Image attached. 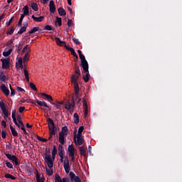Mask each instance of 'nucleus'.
<instances>
[{
  "label": "nucleus",
  "instance_id": "obj_36",
  "mask_svg": "<svg viewBox=\"0 0 182 182\" xmlns=\"http://www.w3.org/2000/svg\"><path fill=\"white\" fill-rule=\"evenodd\" d=\"M12 51H13V49H9L8 51H4L3 52V55L4 57H8L11 55Z\"/></svg>",
  "mask_w": 182,
  "mask_h": 182
},
{
  "label": "nucleus",
  "instance_id": "obj_51",
  "mask_svg": "<svg viewBox=\"0 0 182 182\" xmlns=\"http://www.w3.org/2000/svg\"><path fill=\"white\" fill-rule=\"evenodd\" d=\"M45 30L46 31H53V28L52 26H49V25H46L44 28Z\"/></svg>",
  "mask_w": 182,
  "mask_h": 182
},
{
  "label": "nucleus",
  "instance_id": "obj_23",
  "mask_svg": "<svg viewBox=\"0 0 182 182\" xmlns=\"http://www.w3.org/2000/svg\"><path fill=\"white\" fill-rule=\"evenodd\" d=\"M51 154H52V159H55L56 154H57L56 145H53V149H52V151H51Z\"/></svg>",
  "mask_w": 182,
  "mask_h": 182
},
{
  "label": "nucleus",
  "instance_id": "obj_34",
  "mask_svg": "<svg viewBox=\"0 0 182 182\" xmlns=\"http://www.w3.org/2000/svg\"><path fill=\"white\" fill-rule=\"evenodd\" d=\"M68 152H69V155H70L71 153L75 154V148L73 146V144L69 145Z\"/></svg>",
  "mask_w": 182,
  "mask_h": 182
},
{
  "label": "nucleus",
  "instance_id": "obj_43",
  "mask_svg": "<svg viewBox=\"0 0 182 182\" xmlns=\"http://www.w3.org/2000/svg\"><path fill=\"white\" fill-rule=\"evenodd\" d=\"M6 164L7 166V168H9L10 169H13L14 168L13 165L10 162H9L8 160H6Z\"/></svg>",
  "mask_w": 182,
  "mask_h": 182
},
{
  "label": "nucleus",
  "instance_id": "obj_17",
  "mask_svg": "<svg viewBox=\"0 0 182 182\" xmlns=\"http://www.w3.org/2000/svg\"><path fill=\"white\" fill-rule=\"evenodd\" d=\"M36 32L43 33V31L42 29H41L39 27H33L30 31H28L27 34L28 33L32 34V33H35Z\"/></svg>",
  "mask_w": 182,
  "mask_h": 182
},
{
  "label": "nucleus",
  "instance_id": "obj_20",
  "mask_svg": "<svg viewBox=\"0 0 182 182\" xmlns=\"http://www.w3.org/2000/svg\"><path fill=\"white\" fill-rule=\"evenodd\" d=\"M6 80H8V78L5 75V74L4 73V70L0 69V81L1 82H6Z\"/></svg>",
  "mask_w": 182,
  "mask_h": 182
},
{
  "label": "nucleus",
  "instance_id": "obj_13",
  "mask_svg": "<svg viewBox=\"0 0 182 182\" xmlns=\"http://www.w3.org/2000/svg\"><path fill=\"white\" fill-rule=\"evenodd\" d=\"M28 26V22L26 21L23 23V26L20 28V30L18 31V34H23L26 31V28Z\"/></svg>",
  "mask_w": 182,
  "mask_h": 182
},
{
  "label": "nucleus",
  "instance_id": "obj_46",
  "mask_svg": "<svg viewBox=\"0 0 182 182\" xmlns=\"http://www.w3.org/2000/svg\"><path fill=\"white\" fill-rule=\"evenodd\" d=\"M10 90H11V97L15 96L16 95V91H15V90H14L13 87H11V85H10Z\"/></svg>",
  "mask_w": 182,
  "mask_h": 182
},
{
  "label": "nucleus",
  "instance_id": "obj_42",
  "mask_svg": "<svg viewBox=\"0 0 182 182\" xmlns=\"http://www.w3.org/2000/svg\"><path fill=\"white\" fill-rule=\"evenodd\" d=\"M37 136V139L38 141H43V143H46V141H48V139H43L41 138V136H40L39 135H36Z\"/></svg>",
  "mask_w": 182,
  "mask_h": 182
},
{
  "label": "nucleus",
  "instance_id": "obj_25",
  "mask_svg": "<svg viewBox=\"0 0 182 182\" xmlns=\"http://www.w3.org/2000/svg\"><path fill=\"white\" fill-rule=\"evenodd\" d=\"M58 11L60 16H65L66 15V11H65V9H63V8L60 7Z\"/></svg>",
  "mask_w": 182,
  "mask_h": 182
},
{
  "label": "nucleus",
  "instance_id": "obj_37",
  "mask_svg": "<svg viewBox=\"0 0 182 182\" xmlns=\"http://www.w3.org/2000/svg\"><path fill=\"white\" fill-rule=\"evenodd\" d=\"M16 69L17 70H21V71H22V70L23 69V63L22 64H18V63H16Z\"/></svg>",
  "mask_w": 182,
  "mask_h": 182
},
{
  "label": "nucleus",
  "instance_id": "obj_29",
  "mask_svg": "<svg viewBox=\"0 0 182 182\" xmlns=\"http://www.w3.org/2000/svg\"><path fill=\"white\" fill-rule=\"evenodd\" d=\"M23 14H22V15H23L24 17L29 14V9L27 5L24 6V7L23 8Z\"/></svg>",
  "mask_w": 182,
  "mask_h": 182
},
{
  "label": "nucleus",
  "instance_id": "obj_30",
  "mask_svg": "<svg viewBox=\"0 0 182 182\" xmlns=\"http://www.w3.org/2000/svg\"><path fill=\"white\" fill-rule=\"evenodd\" d=\"M73 117H74V123L78 124L80 122V119H79V116L77 114V112H75Z\"/></svg>",
  "mask_w": 182,
  "mask_h": 182
},
{
  "label": "nucleus",
  "instance_id": "obj_52",
  "mask_svg": "<svg viewBox=\"0 0 182 182\" xmlns=\"http://www.w3.org/2000/svg\"><path fill=\"white\" fill-rule=\"evenodd\" d=\"M17 121H18V122L20 124L19 125H20V127H21V126L22 124H23V123L22 122V121H21V117L20 116H17Z\"/></svg>",
  "mask_w": 182,
  "mask_h": 182
},
{
  "label": "nucleus",
  "instance_id": "obj_38",
  "mask_svg": "<svg viewBox=\"0 0 182 182\" xmlns=\"http://www.w3.org/2000/svg\"><path fill=\"white\" fill-rule=\"evenodd\" d=\"M29 59V53H26L25 55H23V63H26V60H28Z\"/></svg>",
  "mask_w": 182,
  "mask_h": 182
},
{
  "label": "nucleus",
  "instance_id": "obj_8",
  "mask_svg": "<svg viewBox=\"0 0 182 182\" xmlns=\"http://www.w3.org/2000/svg\"><path fill=\"white\" fill-rule=\"evenodd\" d=\"M69 176H70V178L71 181L82 182L80 176H76L75 173H73V172H70L69 173Z\"/></svg>",
  "mask_w": 182,
  "mask_h": 182
},
{
  "label": "nucleus",
  "instance_id": "obj_62",
  "mask_svg": "<svg viewBox=\"0 0 182 182\" xmlns=\"http://www.w3.org/2000/svg\"><path fill=\"white\" fill-rule=\"evenodd\" d=\"M67 25L68 26L70 27V26L73 25V21L72 19H68V22H67Z\"/></svg>",
  "mask_w": 182,
  "mask_h": 182
},
{
  "label": "nucleus",
  "instance_id": "obj_39",
  "mask_svg": "<svg viewBox=\"0 0 182 182\" xmlns=\"http://www.w3.org/2000/svg\"><path fill=\"white\" fill-rule=\"evenodd\" d=\"M62 179L59 174L56 173L55 176V182H61Z\"/></svg>",
  "mask_w": 182,
  "mask_h": 182
},
{
  "label": "nucleus",
  "instance_id": "obj_45",
  "mask_svg": "<svg viewBox=\"0 0 182 182\" xmlns=\"http://www.w3.org/2000/svg\"><path fill=\"white\" fill-rule=\"evenodd\" d=\"M14 31V26H11L10 30L7 31V35H12Z\"/></svg>",
  "mask_w": 182,
  "mask_h": 182
},
{
  "label": "nucleus",
  "instance_id": "obj_27",
  "mask_svg": "<svg viewBox=\"0 0 182 182\" xmlns=\"http://www.w3.org/2000/svg\"><path fill=\"white\" fill-rule=\"evenodd\" d=\"M55 41H56L57 44H58L59 46H63V45H64V46H66V43L64 42V41H60V38H58V37H55Z\"/></svg>",
  "mask_w": 182,
  "mask_h": 182
},
{
  "label": "nucleus",
  "instance_id": "obj_32",
  "mask_svg": "<svg viewBox=\"0 0 182 182\" xmlns=\"http://www.w3.org/2000/svg\"><path fill=\"white\" fill-rule=\"evenodd\" d=\"M57 23H58V26H61L63 25V19H62V18L56 17L55 25Z\"/></svg>",
  "mask_w": 182,
  "mask_h": 182
},
{
  "label": "nucleus",
  "instance_id": "obj_54",
  "mask_svg": "<svg viewBox=\"0 0 182 182\" xmlns=\"http://www.w3.org/2000/svg\"><path fill=\"white\" fill-rule=\"evenodd\" d=\"M69 156L71 157V161H72L73 162H75V153H74V154L70 153V154Z\"/></svg>",
  "mask_w": 182,
  "mask_h": 182
},
{
  "label": "nucleus",
  "instance_id": "obj_21",
  "mask_svg": "<svg viewBox=\"0 0 182 182\" xmlns=\"http://www.w3.org/2000/svg\"><path fill=\"white\" fill-rule=\"evenodd\" d=\"M78 148L80 149L81 156H84L85 159H87L85 147V146H79Z\"/></svg>",
  "mask_w": 182,
  "mask_h": 182
},
{
  "label": "nucleus",
  "instance_id": "obj_10",
  "mask_svg": "<svg viewBox=\"0 0 182 182\" xmlns=\"http://www.w3.org/2000/svg\"><path fill=\"white\" fill-rule=\"evenodd\" d=\"M83 73L85 74V75L82 76V79L85 82H89L90 75L89 73V66H87V70H83Z\"/></svg>",
  "mask_w": 182,
  "mask_h": 182
},
{
  "label": "nucleus",
  "instance_id": "obj_4",
  "mask_svg": "<svg viewBox=\"0 0 182 182\" xmlns=\"http://www.w3.org/2000/svg\"><path fill=\"white\" fill-rule=\"evenodd\" d=\"M44 160L45 163L48 165V167L49 168H53V161L51 158L50 155H48V153H44Z\"/></svg>",
  "mask_w": 182,
  "mask_h": 182
},
{
  "label": "nucleus",
  "instance_id": "obj_12",
  "mask_svg": "<svg viewBox=\"0 0 182 182\" xmlns=\"http://www.w3.org/2000/svg\"><path fill=\"white\" fill-rule=\"evenodd\" d=\"M65 133H64L63 132H60L58 134V141L61 145L65 144Z\"/></svg>",
  "mask_w": 182,
  "mask_h": 182
},
{
  "label": "nucleus",
  "instance_id": "obj_22",
  "mask_svg": "<svg viewBox=\"0 0 182 182\" xmlns=\"http://www.w3.org/2000/svg\"><path fill=\"white\" fill-rule=\"evenodd\" d=\"M65 48L67 50H70L71 52V55H73L74 57L77 55V54L76 53L75 50L73 48H72V47H70L68 45H65Z\"/></svg>",
  "mask_w": 182,
  "mask_h": 182
},
{
  "label": "nucleus",
  "instance_id": "obj_64",
  "mask_svg": "<svg viewBox=\"0 0 182 182\" xmlns=\"http://www.w3.org/2000/svg\"><path fill=\"white\" fill-rule=\"evenodd\" d=\"M17 159H18V157H16L14 155H12L11 161H12L14 163Z\"/></svg>",
  "mask_w": 182,
  "mask_h": 182
},
{
  "label": "nucleus",
  "instance_id": "obj_48",
  "mask_svg": "<svg viewBox=\"0 0 182 182\" xmlns=\"http://www.w3.org/2000/svg\"><path fill=\"white\" fill-rule=\"evenodd\" d=\"M6 148L8 150H10L11 149V144L10 141L6 142Z\"/></svg>",
  "mask_w": 182,
  "mask_h": 182
},
{
  "label": "nucleus",
  "instance_id": "obj_55",
  "mask_svg": "<svg viewBox=\"0 0 182 182\" xmlns=\"http://www.w3.org/2000/svg\"><path fill=\"white\" fill-rule=\"evenodd\" d=\"M28 50H29V48H28V45H26V46L23 48L22 52L27 53V51H28Z\"/></svg>",
  "mask_w": 182,
  "mask_h": 182
},
{
  "label": "nucleus",
  "instance_id": "obj_59",
  "mask_svg": "<svg viewBox=\"0 0 182 182\" xmlns=\"http://www.w3.org/2000/svg\"><path fill=\"white\" fill-rule=\"evenodd\" d=\"M22 48H23V46L21 44H19L17 49V52L18 54L20 53V51L22 50Z\"/></svg>",
  "mask_w": 182,
  "mask_h": 182
},
{
  "label": "nucleus",
  "instance_id": "obj_33",
  "mask_svg": "<svg viewBox=\"0 0 182 182\" xmlns=\"http://www.w3.org/2000/svg\"><path fill=\"white\" fill-rule=\"evenodd\" d=\"M24 18H25V16L23 14H21V18L19 19V21L16 24L17 27H21L22 26V22H23Z\"/></svg>",
  "mask_w": 182,
  "mask_h": 182
},
{
  "label": "nucleus",
  "instance_id": "obj_26",
  "mask_svg": "<svg viewBox=\"0 0 182 182\" xmlns=\"http://www.w3.org/2000/svg\"><path fill=\"white\" fill-rule=\"evenodd\" d=\"M31 8L34 10L35 12H37L38 11V5L37 3L33 2L31 4Z\"/></svg>",
  "mask_w": 182,
  "mask_h": 182
},
{
  "label": "nucleus",
  "instance_id": "obj_28",
  "mask_svg": "<svg viewBox=\"0 0 182 182\" xmlns=\"http://www.w3.org/2000/svg\"><path fill=\"white\" fill-rule=\"evenodd\" d=\"M10 126V129L11 131L12 135L14 136H18V132L15 129V128L12 126V125H9Z\"/></svg>",
  "mask_w": 182,
  "mask_h": 182
},
{
  "label": "nucleus",
  "instance_id": "obj_40",
  "mask_svg": "<svg viewBox=\"0 0 182 182\" xmlns=\"http://www.w3.org/2000/svg\"><path fill=\"white\" fill-rule=\"evenodd\" d=\"M29 86H30V87H31L33 90H34V91H38V89H37L36 86L35 85V84H33V82H30Z\"/></svg>",
  "mask_w": 182,
  "mask_h": 182
},
{
  "label": "nucleus",
  "instance_id": "obj_58",
  "mask_svg": "<svg viewBox=\"0 0 182 182\" xmlns=\"http://www.w3.org/2000/svg\"><path fill=\"white\" fill-rule=\"evenodd\" d=\"M14 17H12L7 23H6V26H10L11 23H12V21H14Z\"/></svg>",
  "mask_w": 182,
  "mask_h": 182
},
{
  "label": "nucleus",
  "instance_id": "obj_24",
  "mask_svg": "<svg viewBox=\"0 0 182 182\" xmlns=\"http://www.w3.org/2000/svg\"><path fill=\"white\" fill-rule=\"evenodd\" d=\"M32 18L36 22H43L45 17L44 16L35 17L34 15H33Z\"/></svg>",
  "mask_w": 182,
  "mask_h": 182
},
{
  "label": "nucleus",
  "instance_id": "obj_9",
  "mask_svg": "<svg viewBox=\"0 0 182 182\" xmlns=\"http://www.w3.org/2000/svg\"><path fill=\"white\" fill-rule=\"evenodd\" d=\"M63 167L65 171V173H69L70 172V161L68 158L64 161Z\"/></svg>",
  "mask_w": 182,
  "mask_h": 182
},
{
  "label": "nucleus",
  "instance_id": "obj_49",
  "mask_svg": "<svg viewBox=\"0 0 182 182\" xmlns=\"http://www.w3.org/2000/svg\"><path fill=\"white\" fill-rule=\"evenodd\" d=\"M73 41H74V43H75V45H77V46H78V45H80V41H79V40H78V38H73Z\"/></svg>",
  "mask_w": 182,
  "mask_h": 182
},
{
  "label": "nucleus",
  "instance_id": "obj_11",
  "mask_svg": "<svg viewBox=\"0 0 182 182\" xmlns=\"http://www.w3.org/2000/svg\"><path fill=\"white\" fill-rule=\"evenodd\" d=\"M41 95L42 96V98L48 100V102L52 103L53 102V97H51L50 95H48L45 92H42V93H41Z\"/></svg>",
  "mask_w": 182,
  "mask_h": 182
},
{
  "label": "nucleus",
  "instance_id": "obj_53",
  "mask_svg": "<svg viewBox=\"0 0 182 182\" xmlns=\"http://www.w3.org/2000/svg\"><path fill=\"white\" fill-rule=\"evenodd\" d=\"M23 73H24L25 77H27L29 76L28 71L26 68H23Z\"/></svg>",
  "mask_w": 182,
  "mask_h": 182
},
{
  "label": "nucleus",
  "instance_id": "obj_15",
  "mask_svg": "<svg viewBox=\"0 0 182 182\" xmlns=\"http://www.w3.org/2000/svg\"><path fill=\"white\" fill-rule=\"evenodd\" d=\"M75 105V100L73 98L71 102H68L67 104H65V109L70 111L71 110V109L74 108Z\"/></svg>",
  "mask_w": 182,
  "mask_h": 182
},
{
  "label": "nucleus",
  "instance_id": "obj_18",
  "mask_svg": "<svg viewBox=\"0 0 182 182\" xmlns=\"http://www.w3.org/2000/svg\"><path fill=\"white\" fill-rule=\"evenodd\" d=\"M16 109H14V110L12 111V115H11V117H12V119H13V120H14V124H15L18 128H20V125H19V124H18V122H17V118H16Z\"/></svg>",
  "mask_w": 182,
  "mask_h": 182
},
{
  "label": "nucleus",
  "instance_id": "obj_2",
  "mask_svg": "<svg viewBox=\"0 0 182 182\" xmlns=\"http://www.w3.org/2000/svg\"><path fill=\"white\" fill-rule=\"evenodd\" d=\"M47 123L48 125L49 133H50L51 135H56L57 128L54 121L50 118H48Z\"/></svg>",
  "mask_w": 182,
  "mask_h": 182
},
{
  "label": "nucleus",
  "instance_id": "obj_35",
  "mask_svg": "<svg viewBox=\"0 0 182 182\" xmlns=\"http://www.w3.org/2000/svg\"><path fill=\"white\" fill-rule=\"evenodd\" d=\"M46 171L49 177L52 176L53 174V171L52 168H46Z\"/></svg>",
  "mask_w": 182,
  "mask_h": 182
},
{
  "label": "nucleus",
  "instance_id": "obj_16",
  "mask_svg": "<svg viewBox=\"0 0 182 182\" xmlns=\"http://www.w3.org/2000/svg\"><path fill=\"white\" fill-rule=\"evenodd\" d=\"M49 7H50V13L55 14V11H56V6L55 4L54 1H50Z\"/></svg>",
  "mask_w": 182,
  "mask_h": 182
},
{
  "label": "nucleus",
  "instance_id": "obj_57",
  "mask_svg": "<svg viewBox=\"0 0 182 182\" xmlns=\"http://www.w3.org/2000/svg\"><path fill=\"white\" fill-rule=\"evenodd\" d=\"M3 114H4V119L9 117V112H8V110L4 111Z\"/></svg>",
  "mask_w": 182,
  "mask_h": 182
},
{
  "label": "nucleus",
  "instance_id": "obj_1",
  "mask_svg": "<svg viewBox=\"0 0 182 182\" xmlns=\"http://www.w3.org/2000/svg\"><path fill=\"white\" fill-rule=\"evenodd\" d=\"M75 73L77 74L78 75H73L71 77V82L72 83H73V85H74L75 96L76 99L78 100V103H80L81 101V99L78 97L80 88L78 86L77 80L80 78V70L79 69V66L77 65V64H75Z\"/></svg>",
  "mask_w": 182,
  "mask_h": 182
},
{
  "label": "nucleus",
  "instance_id": "obj_60",
  "mask_svg": "<svg viewBox=\"0 0 182 182\" xmlns=\"http://www.w3.org/2000/svg\"><path fill=\"white\" fill-rule=\"evenodd\" d=\"M1 137L3 139H6V132L5 131H2L1 132Z\"/></svg>",
  "mask_w": 182,
  "mask_h": 182
},
{
  "label": "nucleus",
  "instance_id": "obj_6",
  "mask_svg": "<svg viewBox=\"0 0 182 182\" xmlns=\"http://www.w3.org/2000/svg\"><path fill=\"white\" fill-rule=\"evenodd\" d=\"M80 58L81 59V63H80L81 67L82 68L83 70L87 71L89 64L86 60L85 55L82 54L81 55H80Z\"/></svg>",
  "mask_w": 182,
  "mask_h": 182
},
{
  "label": "nucleus",
  "instance_id": "obj_31",
  "mask_svg": "<svg viewBox=\"0 0 182 182\" xmlns=\"http://www.w3.org/2000/svg\"><path fill=\"white\" fill-rule=\"evenodd\" d=\"M0 108L3 112L7 110L4 101L0 102Z\"/></svg>",
  "mask_w": 182,
  "mask_h": 182
},
{
  "label": "nucleus",
  "instance_id": "obj_50",
  "mask_svg": "<svg viewBox=\"0 0 182 182\" xmlns=\"http://www.w3.org/2000/svg\"><path fill=\"white\" fill-rule=\"evenodd\" d=\"M36 179L37 182H41V174L38 173V171H36Z\"/></svg>",
  "mask_w": 182,
  "mask_h": 182
},
{
  "label": "nucleus",
  "instance_id": "obj_41",
  "mask_svg": "<svg viewBox=\"0 0 182 182\" xmlns=\"http://www.w3.org/2000/svg\"><path fill=\"white\" fill-rule=\"evenodd\" d=\"M21 130L23 132V134L28 135V133H27V132H26L25 125H24L23 124H21Z\"/></svg>",
  "mask_w": 182,
  "mask_h": 182
},
{
  "label": "nucleus",
  "instance_id": "obj_19",
  "mask_svg": "<svg viewBox=\"0 0 182 182\" xmlns=\"http://www.w3.org/2000/svg\"><path fill=\"white\" fill-rule=\"evenodd\" d=\"M82 104H83L84 114L86 117L88 114V106L86 102V100H85V99L82 100Z\"/></svg>",
  "mask_w": 182,
  "mask_h": 182
},
{
  "label": "nucleus",
  "instance_id": "obj_7",
  "mask_svg": "<svg viewBox=\"0 0 182 182\" xmlns=\"http://www.w3.org/2000/svg\"><path fill=\"white\" fill-rule=\"evenodd\" d=\"M74 143L76 146H82L85 143V139L82 138L77 137L76 132L74 134Z\"/></svg>",
  "mask_w": 182,
  "mask_h": 182
},
{
  "label": "nucleus",
  "instance_id": "obj_47",
  "mask_svg": "<svg viewBox=\"0 0 182 182\" xmlns=\"http://www.w3.org/2000/svg\"><path fill=\"white\" fill-rule=\"evenodd\" d=\"M51 105H53L55 107L58 109L59 110H61V106L58 105L57 103L51 102Z\"/></svg>",
  "mask_w": 182,
  "mask_h": 182
},
{
  "label": "nucleus",
  "instance_id": "obj_63",
  "mask_svg": "<svg viewBox=\"0 0 182 182\" xmlns=\"http://www.w3.org/2000/svg\"><path fill=\"white\" fill-rule=\"evenodd\" d=\"M84 129H85V127L83 126H81V127H80V128L78 129V132L82 133Z\"/></svg>",
  "mask_w": 182,
  "mask_h": 182
},
{
  "label": "nucleus",
  "instance_id": "obj_3",
  "mask_svg": "<svg viewBox=\"0 0 182 182\" xmlns=\"http://www.w3.org/2000/svg\"><path fill=\"white\" fill-rule=\"evenodd\" d=\"M26 102L27 103H31L33 105H36V103H37L38 105H39L41 107H44L48 108L49 110H50V109L48 106V104L43 100L40 101L38 99H36L35 102H33L31 100H26Z\"/></svg>",
  "mask_w": 182,
  "mask_h": 182
},
{
  "label": "nucleus",
  "instance_id": "obj_14",
  "mask_svg": "<svg viewBox=\"0 0 182 182\" xmlns=\"http://www.w3.org/2000/svg\"><path fill=\"white\" fill-rule=\"evenodd\" d=\"M0 90L4 93V95L8 97L10 95V90H8L7 87L4 85V84H2L1 86H0Z\"/></svg>",
  "mask_w": 182,
  "mask_h": 182
},
{
  "label": "nucleus",
  "instance_id": "obj_56",
  "mask_svg": "<svg viewBox=\"0 0 182 182\" xmlns=\"http://www.w3.org/2000/svg\"><path fill=\"white\" fill-rule=\"evenodd\" d=\"M25 110H26V107H19V109H18V112H19L20 113H23Z\"/></svg>",
  "mask_w": 182,
  "mask_h": 182
},
{
  "label": "nucleus",
  "instance_id": "obj_5",
  "mask_svg": "<svg viewBox=\"0 0 182 182\" xmlns=\"http://www.w3.org/2000/svg\"><path fill=\"white\" fill-rule=\"evenodd\" d=\"M0 62L2 63V69L3 70H9L10 69V64H11V59L9 58H3L0 60Z\"/></svg>",
  "mask_w": 182,
  "mask_h": 182
},
{
  "label": "nucleus",
  "instance_id": "obj_44",
  "mask_svg": "<svg viewBox=\"0 0 182 182\" xmlns=\"http://www.w3.org/2000/svg\"><path fill=\"white\" fill-rule=\"evenodd\" d=\"M68 131H69L68 127L67 126L62 127L61 132H64L65 134V135H68V134L66 132H68Z\"/></svg>",
  "mask_w": 182,
  "mask_h": 182
},
{
  "label": "nucleus",
  "instance_id": "obj_61",
  "mask_svg": "<svg viewBox=\"0 0 182 182\" xmlns=\"http://www.w3.org/2000/svg\"><path fill=\"white\" fill-rule=\"evenodd\" d=\"M5 155H6V156L7 157V159H9V160H11V159H12V156L11 155V154H9V153H7V154H5Z\"/></svg>",
  "mask_w": 182,
  "mask_h": 182
}]
</instances>
